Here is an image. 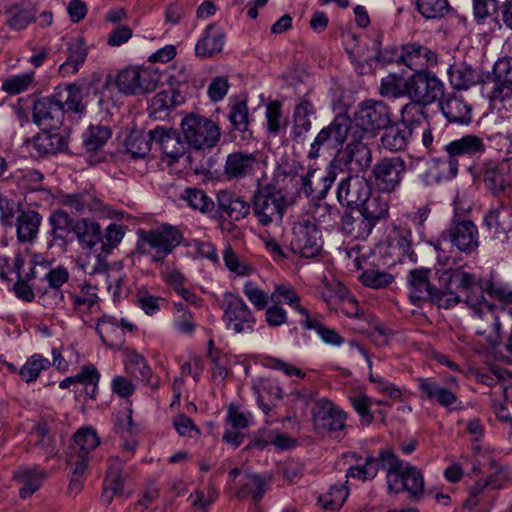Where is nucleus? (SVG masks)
<instances>
[{
	"instance_id": "1",
	"label": "nucleus",
	"mask_w": 512,
	"mask_h": 512,
	"mask_svg": "<svg viewBox=\"0 0 512 512\" xmlns=\"http://www.w3.org/2000/svg\"><path fill=\"white\" fill-rule=\"evenodd\" d=\"M80 89L76 84L57 88L49 97L37 99L32 108L33 121L44 128H59L65 112L83 114L85 105L80 100Z\"/></svg>"
},
{
	"instance_id": "2",
	"label": "nucleus",
	"mask_w": 512,
	"mask_h": 512,
	"mask_svg": "<svg viewBox=\"0 0 512 512\" xmlns=\"http://www.w3.org/2000/svg\"><path fill=\"white\" fill-rule=\"evenodd\" d=\"M382 469L387 472L390 493L408 492L413 501L424 495V477L420 469L401 460L391 449L381 450Z\"/></svg>"
},
{
	"instance_id": "3",
	"label": "nucleus",
	"mask_w": 512,
	"mask_h": 512,
	"mask_svg": "<svg viewBox=\"0 0 512 512\" xmlns=\"http://www.w3.org/2000/svg\"><path fill=\"white\" fill-rule=\"evenodd\" d=\"M469 173L493 197L502 199L512 193V167L504 160L484 158L469 166Z\"/></svg>"
},
{
	"instance_id": "4",
	"label": "nucleus",
	"mask_w": 512,
	"mask_h": 512,
	"mask_svg": "<svg viewBox=\"0 0 512 512\" xmlns=\"http://www.w3.org/2000/svg\"><path fill=\"white\" fill-rule=\"evenodd\" d=\"M290 202L273 184L259 186L250 201V212L261 226L280 224Z\"/></svg>"
},
{
	"instance_id": "5",
	"label": "nucleus",
	"mask_w": 512,
	"mask_h": 512,
	"mask_svg": "<svg viewBox=\"0 0 512 512\" xmlns=\"http://www.w3.org/2000/svg\"><path fill=\"white\" fill-rule=\"evenodd\" d=\"M437 275L441 293L459 295L456 291L464 292L465 297L462 301L469 308L479 305L481 301L486 299L484 284L474 273L457 267L438 270Z\"/></svg>"
},
{
	"instance_id": "6",
	"label": "nucleus",
	"mask_w": 512,
	"mask_h": 512,
	"mask_svg": "<svg viewBox=\"0 0 512 512\" xmlns=\"http://www.w3.org/2000/svg\"><path fill=\"white\" fill-rule=\"evenodd\" d=\"M159 72L152 67H126L116 77L111 74L106 76L103 92L117 87L119 92L125 95H140L153 91L159 81Z\"/></svg>"
},
{
	"instance_id": "7",
	"label": "nucleus",
	"mask_w": 512,
	"mask_h": 512,
	"mask_svg": "<svg viewBox=\"0 0 512 512\" xmlns=\"http://www.w3.org/2000/svg\"><path fill=\"white\" fill-rule=\"evenodd\" d=\"M430 270L425 268L410 270L407 283L409 298L416 304L423 301H431L439 308L450 309L461 302L459 295L441 293V287L435 288L429 281Z\"/></svg>"
},
{
	"instance_id": "8",
	"label": "nucleus",
	"mask_w": 512,
	"mask_h": 512,
	"mask_svg": "<svg viewBox=\"0 0 512 512\" xmlns=\"http://www.w3.org/2000/svg\"><path fill=\"white\" fill-rule=\"evenodd\" d=\"M221 308L222 321L227 331L242 335L254 333L257 318L240 295L232 292L224 293Z\"/></svg>"
},
{
	"instance_id": "9",
	"label": "nucleus",
	"mask_w": 512,
	"mask_h": 512,
	"mask_svg": "<svg viewBox=\"0 0 512 512\" xmlns=\"http://www.w3.org/2000/svg\"><path fill=\"white\" fill-rule=\"evenodd\" d=\"M487 149L484 139L476 134H466L447 143L446 164L451 177H456L460 167H467L474 158H480Z\"/></svg>"
},
{
	"instance_id": "10",
	"label": "nucleus",
	"mask_w": 512,
	"mask_h": 512,
	"mask_svg": "<svg viewBox=\"0 0 512 512\" xmlns=\"http://www.w3.org/2000/svg\"><path fill=\"white\" fill-rule=\"evenodd\" d=\"M181 129L186 143L195 150L211 149L220 141V128L204 116H185L181 121Z\"/></svg>"
},
{
	"instance_id": "11",
	"label": "nucleus",
	"mask_w": 512,
	"mask_h": 512,
	"mask_svg": "<svg viewBox=\"0 0 512 512\" xmlns=\"http://www.w3.org/2000/svg\"><path fill=\"white\" fill-rule=\"evenodd\" d=\"M407 173L406 161L401 156H385L371 168L370 177L381 193L398 191Z\"/></svg>"
},
{
	"instance_id": "12",
	"label": "nucleus",
	"mask_w": 512,
	"mask_h": 512,
	"mask_svg": "<svg viewBox=\"0 0 512 512\" xmlns=\"http://www.w3.org/2000/svg\"><path fill=\"white\" fill-rule=\"evenodd\" d=\"M139 247L142 254H151L152 261H163L183 240L180 230L171 225H162L158 229L146 232Z\"/></svg>"
},
{
	"instance_id": "13",
	"label": "nucleus",
	"mask_w": 512,
	"mask_h": 512,
	"mask_svg": "<svg viewBox=\"0 0 512 512\" xmlns=\"http://www.w3.org/2000/svg\"><path fill=\"white\" fill-rule=\"evenodd\" d=\"M406 96L424 105L439 102L445 94L444 82L429 69L413 73L406 78Z\"/></svg>"
},
{
	"instance_id": "14",
	"label": "nucleus",
	"mask_w": 512,
	"mask_h": 512,
	"mask_svg": "<svg viewBox=\"0 0 512 512\" xmlns=\"http://www.w3.org/2000/svg\"><path fill=\"white\" fill-rule=\"evenodd\" d=\"M351 127L352 121L347 114H337L314 138V141L310 145L308 158H318L322 147L329 150H340L347 140Z\"/></svg>"
},
{
	"instance_id": "15",
	"label": "nucleus",
	"mask_w": 512,
	"mask_h": 512,
	"mask_svg": "<svg viewBox=\"0 0 512 512\" xmlns=\"http://www.w3.org/2000/svg\"><path fill=\"white\" fill-rule=\"evenodd\" d=\"M389 106L380 100L361 102L355 113L354 122L363 134L373 137L379 130L387 128L392 122Z\"/></svg>"
},
{
	"instance_id": "16",
	"label": "nucleus",
	"mask_w": 512,
	"mask_h": 512,
	"mask_svg": "<svg viewBox=\"0 0 512 512\" xmlns=\"http://www.w3.org/2000/svg\"><path fill=\"white\" fill-rule=\"evenodd\" d=\"M440 239L466 255L475 252L480 245L479 232L475 223L456 214L449 226L440 234Z\"/></svg>"
},
{
	"instance_id": "17",
	"label": "nucleus",
	"mask_w": 512,
	"mask_h": 512,
	"mask_svg": "<svg viewBox=\"0 0 512 512\" xmlns=\"http://www.w3.org/2000/svg\"><path fill=\"white\" fill-rule=\"evenodd\" d=\"M291 250L303 258H314L322 251V233L318 225L309 220L297 221L292 228Z\"/></svg>"
},
{
	"instance_id": "18",
	"label": "nucleus",
	"mask_w": 512,
	"mask_h": 512,
	"mask_svg": "<svg viewBox=\"0 0 512 512\" xmlns=\"http://www.w3.org/2000/svg\"><path fill=\"white\" fill-rule=\"evenodd\" d=\"M95 449L96 431L91 427L80 428L73 436L67 455V463L72 467L73 475H83L88 462L94 457Z\"/></svg>"
},
{
	"instance_id": "19",
	"label": "nucleus",
	"mask_w": 512,
	"mask_h": 512,
	"mask_svg": "<svg viewBox=\"0 0 512 512\" xmlns=\"http://www.w3.org/2000/svg\"><path fill=\"white\" fill-rule=\"evenodd\" d=\"M347 414L332 401L322 398L312 408V421L319 433L339 436L346 427Z\"/></svg>"
},
{
	"instance_id": "20",
	"label": "nucleus",
	"mask_w": 512,
	"mask_h": 512,
	"mask_svg": "<svg viewBox=\"0 0 512 512\" xmlns=\"http://www.w3.org/2000/svg\"><path fill=\"white\" fill-rule=\"evenodd\" d=\"M371 191L370 182L365 176L348 174L340 178L337 184L336 197L342 206L358 208L361 203L367 200Z\"/></svg>"
},
{
	"instance_id": "21",
	"label": "nucleus",
	"mask_w": 512,
	"mask_h": 512,
	"mask_svg": "<svg viewBox=\"0 0 512 512\" xmlns=\"http://www.w3.org/2000/svg\"><path fill=\"white\" fill-rule=\"evenodd\" d=\"M470 309L478 319L476 334L484 337L490 346H498L502 339V323L495 312V306L484 299L479 305Z\"/></svg>"
},
{
	"instance_id": "22",
	"label": "nucleus",
	"mask_w": 512,
	"mask_h": 512,
	"mask_svg": "<svg viewBox=\"0 0 512 512\" xmlns=\"http://www.w3.org/2000/svg\"><path fill=\"white\" fill-rule=\"evenodd\" d=\"M415 381L422 398L448 411L463 409V403L459 400L456 392L450 387L441 384L432 377H418Z\"/></svg>"
},
{
	"instance_id": "23",
	"label": "nucleus",
	"mask_w": 512,
	"mask_h": 512,
	"mask_svg": "<svg viewBox=\"0 0 512 512\" xmlns=\"http://www.w3.org/2000/svg\"><path fill=\"white\" fill-rule=\"evenodd\" d=\"M67 137L58 128H43L40 133L24 142L34 157L55 155L67 147Z\"/></svg>"
},
{
	"instance_id": "24",
	"label": "nucleus",
	"mask_w": 512,
	"mask_h": 512,
	"mask_svg": "<svg viewBox=\"0 0 512 512\" xmlns=\"http://www.w3.org/2000/svg\"><path fill=\"white\" fill-rule=\"evenodd\" d=\"M402 65L413 73L433 68L438 63L437 53L419 42H407L401 45Z\"/></svg>"
},
{
	"instance_id": "25",
	"label": "nucleus",
	"mask_w": 512,
	"mask_h": 512,
	"mask_svg": "<svg viewBox=\"0 0 512 512\" xmlns=\"http://www.w3.org/2000/svg\"><path fill=\"white\" fill-rule=\"evenodd\" d=\"M439 108L450 123L468 125L472 121V106L465 98L455 92L444 94L440 99Z\"/></svg>"
},
{
	"instance_id": "26",
	"label": "nucleus",
	"mask_w": 512,
	"mask_h": 512,
	"mask_svg": "<svg viewBox=\"0 0 512 512\" xmlns=\"http://www.w3.org/2000/svg\"><path fill=\"white\" fill-rule=\"evenodd\" d=\"M126 477L127 475L123 471V462L118 457L110 458L101 494L104 504H111L116 496L123 493Z\"/></svg>"
},
{
	"instance_id": "27",
	"label": "nucleus",
	"mask_w": 512,
	"mask_h": 512,
	"mask_svg": "<svg viewBox=\"0 0 512 512\" xmlns=\"http://www.w3.org/2000/svg\"><path fill=\"white\" fill-rule=\"evenodd\" d=\"M258 161L251 153L233 152L226 158L224 175L228 180H243L254 174Z\"/></svg>"
},
{
	"instance_id": "28",
	"label": "nucleus",
	"mask_w": 512,
	"mask_h": 512,
	"mask_svg": "<svg viewBox=\"0 0 512 512\" xmlns=\"http://www.w3.org/2000/svg\"><path fill=\"white\" fill-rule=\"evenodd\" d=\"M268 489L267 478L254 473H243L236 484L235 496L241 500L249 499L258 504Z\"/></svg>"
},
{
	"instance_id": "29",
	"label": "nucleus",
	"mask_w": 512,
	"mask_h": 512,
	"mask_svg": "<svg viewBox=\"0 0 512 512\" xmlns=\"http://www.w3.org/2000/svg\"><path fill=\"white\" fill-rule=\"evenodd\" d=\"M217 208L221 215L234 221H240L250 214V202L229 190L217 193Z\"/></svg>"
},
{
	"instance_id": "30",
	"label": "nucleus",
	"mask_w": 512,
	"mask_h": 512,
	"mask_svg": "<svg viewBox=\"0 0 512 512\" xmlns=\"http://www.w3.org/2000/svg\"><path fill=\"white\" fill-rule=\"evenodd\" d=\"M316 117V109L308 99H301L293 111L291 138L300 142L312 128V119Z\"/></svg>"
},
{
	"instance_id": "31",
	"label": "nucleus",
	"mask_w": 512,
	"mask_h": 512,
	"mask_svg": "<svg viewBox=\"0 0 512 512\" xmlns=\"http://www.w3.org/2000/svg\"><path fill=\"white\" fill-rule=\"evenodd\" d=\"M450 84L456 90H468L483 82L480 70L465 62L454 63L447 71Z\"/></svg>"
},
{
	"instance_id": "32",
	"label": "nucleus",
	"mask_w": 512,
	"mask_h": 512,
	"mask_svg": "<svg viewBox=\"0 0 512 512\" xmlns=\"http://www.w3.org/2000/svg\"><path fill=\"white\" fill-rule=\"evenodd\" d=\"M46 477V471L36 466L21 467L14 472L13 476L15 482L20 486L19 496L23 499L35 493Z\"/></svg>"
},
{
	"instance_id": "33",
	"label": "nucleus",
	"mask_w": 512,
	"mask_h": 512,
	"mask_svg": "<svg viewBox=\"0 0 512 512\" xmlns=\"http://www.w3.org/2000/svg\"><path fill=\"white\" fill-rule=\"evenodd\" d=\"M225 34L216 25H208L195 45V54L201 58L220 53L224 46Z\"/></svg>"
},
{
	"instance_id": "34",
	"label": "nucleus",
	"mask_w": 512,
	"mask_h": 512,
	"mask_svg": "<svg viewBox=\"0 0 512 512\" xmlns=\"http://www.w3.org/2000/svg\"><path fill=\"white\" fill-rule=\"evenodd\" d=\"M381 136L382 147L390 152L403 151L413 134V128L400 122L389 125Z\"/></svg>"
},
{
	"instance_id": "35",
	"label": "nucleus",
	"mask_w": 512,
	"mask_h": 512,
	"mask_svg": "<svg viewBox=\"0 0 512 512\" xmlns=\"http://www.w3.org/2000/svg\"><path fill=\"white\" fill-rule=\"evenodd\" d=\"M6 25L14 30L21 31L36 21L37 8L32 4L11 3L6 7Z\"/></svg>"
},
{
	"instance_id": "36",
	"label": "nucleus",
	"mask_w": 512,
	"mask_h": 512,
	"mask_svg": "<svg viewBox=\"0 0 512 512\" xmlns=\"http://www.w3.org/2000/svg\"><path fill=\"white\" fill-rule=\"evenodd\" d=\"M369 263L360 257H355L354 266L358 270H363L359 276L360 282L369 288L383 289L388 287L394 281L392 274L385 271L368 267Z\"/></svg>"
},
{
	"instance_id": "37",
	"label": "nucleus",
	"mask_w": 512,
	"mask_h": 512,
	"mask_svg": "<svg viewBox=\"0 0 512 512\" xmlns=\"http://www.w3.org/2000/svg\"><path fill=\"white\" fill-rule=\"evenodd\" d=\"M149 135L152 142L158 144L163 154L171 161H177L184 154L185 147L174 132L158 127L151 130Z\"/></svg>"
},
{
	"instance_id": "38",
	"label": "nucleus",
	"mask_w": 512,
	"mask_h": 512,
	"mask_svg": "<svg viewBox=\"0 0 512 512\" xmlns=\"http://www.w3.org/2000/svg\"><path fill=\"white\" fill-rule=\"evenodd\" d=\"M270 299L272 303L288 305L298 312L302 319H307L310 315L309 311L301 305V298L295 288L287 282L276 283L270 293Z\"/></svg>"
},
{
	"instance_id": "39",
	"label": "nucleus",
	"mask_w": 512,
	"mask_h": 512,
	"mask_svg": "<svg viewBox=\"0 0 512 512\" xmlns=\"http://www.w3.org/2000/svg\"><path fill=\"white\" fill-rule=\"evenodd\" d=\"M358 208L359 212H361L373 226H376L389 215V201L387 197L379 193L373 194L372 191L368 194L367 200L361 203Z\"/></svg>"
},
{
	"instance_id": "40",
	"label": "nucleus",
	"mask_w": 512,
	"mask_h": 512,
	"mask_svg": "<svg viewBox=\"0 0 512 512\" xmlns=\"http://www.w3.org/2000/svg\"><path fill=\"white\" fill-rule=\"evenodd\" d=\"M41 221L42 216L37 211H21L16 219L17 239L19 242H33L38 235Z\"/></svg>"
},
{
	"instance_id": "41",
	"label": "nucleus",
	"mask_w": 512,
	"mask_h": 512,
	"mask_svg": "<svg viewBox=\"0 0 512 512\" xmlns=\"http://www.w3.org/2000/svg\"><path fill=\"white\" fill-rule=\"evenodd\" d=\"M346 162L359 172H365L372 163V151L362 141L353 140L346 147Z\"/></svg>"
},
{
	"instance_id": "42",
	"label": "nucleus",
	"mask_w": 512,
	"mask_h": 512,
	"mask_svg": "<svg viewBox=\"0 0 512 512\" xmlns=\"http://www.w3.org/2000/svg\"><path fill=\"white\" fill-rule=\"evenodd\" d=\"M374 227L361 212L358 216L344 213L341 217V231L354 239H366Z\"/></svg>"
},
{
	"instance_id": "43",
	"label": "nucleus",
	"mask_w": 512,
	"mask_h": 512,
	"mask_svg": "<svg viewBox=\"0 0 512 512\" xmlns=\"http://www.w3.org/2000/svg\"><path fill=\"white\" fill-rule=\"evenodd\" d=\"M73 232L81 249L89 255L96 245V221L91 218L77 219Z\"/></svg>"
},
{
	"instance_id": "44",
	"label": "nucleus",
	"mask_w": 512,
	"mask_h": 512,
	"mask_svg": "<svg viewBox=\"0 0 512 512\" xmlns=\"http://www.w3.org/2000/svg\"><path fill=\"white\" fill-rule=\"evenodd\" d=\"M98 335L103 344L110 349H119L125 341V333L114 322H110L107 316L98 318Z\"/></svg>"
},
{
	"instance_id": "45",
	"label": "nucleus",
	"mask_w": 512,
	"mask_h": 512,
	"mask_svg": "<svg viewBox=\"0 0 512 512\" xmlns=\"http://www.w3.org/2000/svg\"><path fill=\"white\" fill-rule=\"evenodd\" d=\"M67 60L60 66V72L76 73L87 56V48L82 38H74L68 43Z\"/></svg>"
},
{
	"instance_id": "46",
	"label": "nucleus",
	"mask_w": 512,
	"mask_h": 512,
	"mask_svg": "<svg viewBox=\"0 0 512 512\" xmlns=\"http://www.w3.org/2000/svg\"><path fill=\"white\" fill-rule=\"evenodd\" d=\"M51 236L54 240H64L75 227L74 220L67 211L63 209L54 210L49 216Z\"/></svg>"
},
{
	"instance_id": "47",
	"label": "nucleus",
	"mask_w": 512,
	"mask_h": 512,
	"mask_svg": "<svg viewBox=\"0 0 512 512\" xmlns=\"http://www.w3.org/2000/svg\"><path fill=\"white\" fill-rule=\"evenodd\" d=\"M411 231L406 228L394 227L388 236V246L397 251L399 257H408L411 261L415 259V253L411 247Z\"/></svg>"
},
{
	"instance_id": "48",
	"label": "nucleus",
	"mask_w": 512,
	"mask_h": 512,
	"mask_svg": "<svg viewBox=\"0 0 512 512\" xmlns=\"http://www.w3.org/2000/svg\"><path fill=\"white\" fill-rule=\"evenodd\" d=\"M299 323L306 330H314L328 345L341 346L344 343V338L335 329L324 326L317 317L309 315L307 319H301Z\"/></svg>"
},
{
	"instance_id": "49",
	"label": "nucleus",
	"mask_w": 512,
	"mask_h": 512,
	"mask_svg": "<svg viewBox=\"0 0 512 512\" xmlns=\"http://www.w3.org/2000/svg\"><path fill=\"white\" fill-rule=\"evenodd\" d=\"M60 203L76 214H86L93 212L96 206V196L94 193L82 192L78 194L64 195Z\"/></svg>"
},
{
	"instance_id": "50",
	"label": "nucleus",
	"mask_w": 512,
	"mask_h": 512,
	"mask_svg": "<svg viewBox=\"0 0 512 512\" xmlns=\"http://www.w3.org/2000/svg\"><path fill=\"white\" fill-rule=\"evenodd\" d=\"M379 469H382L381 450L377 457L367 456L364 464L351 466L347 470L346 476L362 481L372 480L377 476Z\"/></svg>"
},
{
	"instance_id": "51",
	"label": "nucleus",
	"mask_w": 512,
	"mask_h": 512,
	"mask_svg": "<svg viewBox=\"0 0 512 512\" xmlns=\"http://www.w3.org/2000/svg\"><path fill=\"white\" fill-rule=\"evenodd\" d=\"M50 366L51 362L49 359L36 353L27 359L18 373L23 381L30 383L34 382L41 372L47 370Z\"/></svg>"
},
{
	"instance_id": "52",
	"label": "nucleus",
	"mask_w": 512,
	"mask_h": 512,
	"mask_svg": "<svg viewBox=\"0 0 512 512\" xmlns=\"http://www.w3.org/2000/svg\"><path fill=\"white\" fill-rule=\"evenodd\" d=\"M180 97V94L174 89L158 92L151 100L150 115L158 117L161 113L174 108L181 102Z\"/></svg>"
},
{
	"instance_id": "53",
	"label": "nucleus",
	"mask_w": 512,
	"mask_h": 512,
	"mask_svg": "<svg viewBox=\"0 0 512 512\" xmlns=\"http://www.w3.org/2000/svg\"><path fill=\"white\" fill-rule=\"evenodd\" d=\"M504 208V204L501 203L496 207L490 208L483 217V226L493 239H499L501 235L508 232L501 219Z\"/></svg>"
},
{
	"instance_id": "54",
	"label": "nucleus",
	"mask_w": 512,
	"mask_h": 512,
	"mask_svg": "<svg viewBox=\"0 0 512 512\" xmlns=\"http://www.w3.org/2000/svg\"><path fill=\"white\" fill-rule=\"evenodd\" d=\"M125 366L134 377L141 379L145 384H151L152 371L141 354L135 351L129 352L126 356Z\"/></svg>"
},
{
	"instance_id": "55",
	"label": "nucleus",
	"mask_w": 512,
	"mask_h": 512,
	"mask_svg": "<svg viewBox=\"0 0 512 512\" xmlns=\"http://www.w3.org/2000/svg\"><path fill=\"white\" fill-rule=\"evenodd\" d=\"M182 199L194 210H199L202 213H207L213 210L214 201L200 189L187 188L183 194Z\"/></svg>"
},
{
	"instance_id": "56",
	"label": "nucleus",
	"mask_w": 512,
	"mask_h": 512,
	"mask_svg": "<svg viewBox=\"0 0 512 512\" xmlns=\"http://www.w3.org/2000/svg\"><path fill=\"white\" fill-rule=\"evenodd\" d=\"M416 7L426 19L442 18L450 9L448 0H416Z\"/></svg>"
},
{
	"instance_id": "57",
	"label": "nucleus",
	"mask_w": 512,
	"mask_h": 512,
	"mask_svg": "<svg viewBox=\"0 0 512 512\" xmlns=\"http://www.w3.org/2000/svg\"><path fill=\"white\" fill-rule=\"evenodd\" d=\"M228 119L236 130L245 132L248 129L249 112L245 99H237L230 104Z\"/></svg>"
},
{
	"instance_id": "58",
	"label": "nucleus",
	"mask_w": 512,
	"mask_h": 512,
	"mask_svg": "<svg viewBox=\"0 0 512 512\" xmlns=\"http://www.w3.org/2000/svg\"><path fill=\"white\" fill-rule=\"evenodd\" d=\"M125 230L122 225L115 223L109 224L101 237H98V242H101V250L104 254H110L114 248L118 246L124 237ZM98 236L100 231L98 230Z\"/></svg>"
},
{
	"instance_id": "59",
	"label": "nucleus",
	"mask_w": 512,
	"mask_h": 512,
	"mask_svg": "<svg viewBox=\"0 0 512 512\" xmlns=\"http://www.w3.org/2000/svg\"><path fill=\"white\" fill-rule=\"evenodd\" d=\"M348 496V490L343 485H333L330 490L321 495L318 499L320 505L325 510H338L342 507Z\"/></svg>"
},
{
	"instance_id": "60",
	"label": "nucleus",
	"mask_w": 512,
	"mask_h": 512,
	"mask_svg": "<svg viewBox=\"0 0 512 512\" xmlns=\"http://www.w3.org/2000/svg\"><path fill=\"white\" fill-rule=\"evenodd\" d=\"M243 294L246 296L252 306L258 311L266 309L269 300H271L270 294L260 288L259 285L254 281H247L244 283Z\"/></svg>"
},
{
	"instance_id": "61",
	"label": "nucleus",
	"mask_w": 512,
	"mask_h": 512,
	"mask_svg": "<svg viewBox=\"0 0 512 512\" xmlns=\"http://www.w3.org/2000/svg\"><path fill=\"white\" fill-rule=\"evenodd\" d=\"M426 106L427 105H424L423 102H419L418 100H410L409 103L402 107L401 121L399 122L412 128L414 124H420L426 118L424 112Z\"/></svg>"
},
{
	"instance_id": "62",
	"label": "nucleus",
	"mask_w": 512,
	"mask_h": 512,
	"mask_svg": "<svg viewBox=\"0 0 512 512\" xmlns=\"http://www.w3.org/2000/svg\"><path fill=\"white\" fill-rule=\"evenodd\" d=\"M151 138L141 133H131L126 140L125 147L127 152L133 158H142L148 154L151 149Z\"/></svg>"
},
{
	"instance_id": "63",
	"label": "nucleus",
	"mask_w": 512,
	"mask_h": 512,
	"mask_svg": "<svg viewBox=\"0 0 512 512\" xmlns=\"http://www.w3.org/2000/svg\"><path fill=\"white\" fill-rule=\"evenodd\" d=\"M493 83L492 90L487 98L492 106L497 103L504 104L512 100V80H490Z\"/></svg>"
},
{
	"instance_id": "64",
	"label": "nucleus",
	"mask_w": 512,
	"mask_h": 512,
	"mask_svg": "<svg viewBox=\"0 0 512 512\" xmlns=\"http://www.w3.org/2000/svg\"><path fill=\"white\" fill-rule=\"evenodd\" d=\"M504 304H512V286L500 280H490L484 285V293Z\"/></svg>"
}]
</instances>
